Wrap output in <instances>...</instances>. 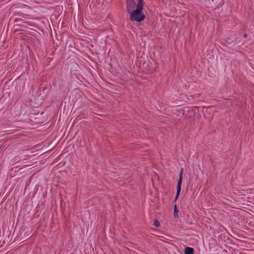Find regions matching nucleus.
<instances>
[{"label": "nucleus", "instance_id": "obj_4", "mask_svg": "<svg viewBox=\"0 0 254 254\" xmlns=\"http://www.w3.org/2000/svg\"><path fill=\"white\" fill-rule=\"evenodd\" d=\"M194 250L193 248L190 247H186L185 249V254H194Z\"/></svg>", "mask_w": 254, "mask_h": 254}, {"label": "nucleus", "instance_id": "obj_7", "mask_svg": "<svg viewBox=\"0 0 254 254\" xmlns=\"http://www.w3.org/2000/svg\"><path fill=\"white\" fill-rule=\"evenodd\" d=\"M137 4H144V0H138Z\"/></svg>", "mask_w": 254, "mask_h": 254}, {"label": "nucleus", "instance_id": "obj_1", "mask_svg": "<svg viewBox=\"0 0 254 254\" xmlns=\"http://www.w3.org/2000/svg\"><path fill=\"white\" fill-rule=\"evenodd\" d=\"M143 6L144 4H137L136 8L128 13L130 15L129 20L130 21H134L140 22L145 19V16L142 12Z\"/></svg>", "mask_w": 254, "mask_h": 254}, {"label": "nucleus", "instance_id": "obj_8", "mask_svg": "<svg viewBox=\"0 0 254 254\" xmlns=\"http://www.w3.org/2000/svg\"><path fill=\"white\" fill-rule=\"evenodd\" d=\"M247 36H248V35L247 34H245L244 35V38L247 37Z\"/></svg>", "mask_w": 254, "mask_h": 254}, {"label": "nucleus", "instance_id": "obj_6", "mask_svg": "<svg viewBox=\"0 0 254 254\" xmlns=\"http://www.w3.org/2000/svg\"><path fill=\"white\" fill-rule=\"evenodd\" d=\"M154 225L156 227H158L160 226V222L158 220H155L154 222Z\"/></svg>", "mask_w": 254, "mask_h": 254}, {"label": "nucleus", "instance_id": "obj_2", "mask_svg": "<svg viewBox=\"0 0 254 254\" xmlns=\"http://www.w3.org/2000/svg\"><path fill=\"white\" fill-rule=\"evenodd\" d=\"M183 171H184L183 168H182L181 169V171L180 172L179 177V179L178 181V183H177V191H176L175 198L174 200L175 202H176L177 199H178V196H179V194L180 193V192L181 190V186H182V181H183L182 176H183Z\"/></svg>", "mask_w": 254, "mask_h": 254}, {"label": "nucleus", "instance_id": "obj_3", "mask_svg": "<svg viewBox=\"0 0 254 254\" xmlns=\"http://www.w3.org/2000/svg\"><path fill=\"white\" fill-rule=\"evenodd\" d=\"M126 11L128 13L132 10L134 9L135 7H136L137 4L134 0H126Z\"/></svg>", "mask_w": 254, "mask_h": 254}, {"label": "nucleus", "instance_id": "obj_9", "mask_svg": "<svg viewBox=\"0 0 254 254\" xmlns=\"http://www.w3.org/2000/svg\"><path fill=\"white\" fill-rule=\"evenodd\" d=\"M194 96H195V95H193V96L192 99H194Z\"/></svg>", "mask_w": 254, "mask_h": 254}, {"label": "nucleus", "instance_id": "obj_5", "mask_svg": "<svg viewBox=\"0 0 254 254\" xmlns=\"http://www.w3.org/2000/svg\"><path fill=\"white\" fill-rule=\"evenodd\" d=\"M174 217H178V210L176 204L174 206Z\"/></svg>", "mask_w": 254, "mask_h": 254}]
</instances>
